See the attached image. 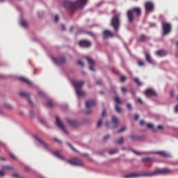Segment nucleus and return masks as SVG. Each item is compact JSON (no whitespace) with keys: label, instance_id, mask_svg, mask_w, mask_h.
Returning a JSON list of instances; mask_svg holds the SVG:
<instances>
[{"label":"nucleus","instance_id":"20e7f679","mask_svg":"<svg viewBox=\"0 0 178 178\" xmlns=\"http://www.w3.org/2000/svg\"><path fill=\"white\" fill-rule=\"evenodd\" d=\"M85 82L83 81H74L73 82V86L76 89V92L78 97H85L86 93L84 91H83L81 88L84 86Z\"/></svg>","mask_w":178,"mask_h":178},{"label":"nucleus","instance_id":"a19ab883","mask_svg":"<svg viewBox=\"0 0 178 178\" xmlns=\"http://www.w3.org/2000/svg\"><path fill=\"white\" fill-rule=\"evenodd\" d=\"M126 81H127V77H126V76H122L120 77V81H121V82H125Z\"/></svg>","mask_w":178,"mask_h":178},{"label":"nucleus","instance_id":"774afa93","mask_svg":"<svg viewBox=\"0 0 178 178\" xmlns=\"http://www.w3.org/2000/svg\"><path fill=\"white\" fill-rule=\"evenodd\" d=\"M82 156H83V157H88L89 155L87 153H84V154H82Z\"/></svg>","mask_w":178,"mask_h":178},{"label":"nucleus","instance_id":"393cba45","mask_svg":"<svg viewBox=\"0 0 178 178\" xmlns=\"http://www.w3.org/2000/svg\"><path fill=\"white\" fill-rule=\"evenodd\" d=\"M147 40H149V38L147 37L145 35H140V36L138 38V41H140L141 42L147 41Z\"/></svg>","mask_w":178,"mask_h":178},{"label":"nucleus","instance_id":"58836bf2","mask_svg":"<svg viewBox=\"0 0 178 178\" xmlns=\"http://www.w3.org/2000/svg\"><path fill=\"white\" fill-rule=\"evenodd\" d=\"M127 108L129 111H131L133 109L131 104L129 103L127 104Z\"/></svg>","mask_w":178,"mask_h":178},{"label":"nucleus","instance_id":"79ce46f5","mask_svg":"<svg viewBox=\"0 0 178 178\" xmlns=\"http://www.w3.org/2000/svg\"><path fill=\"white\" fill-rule=\"evenodd\" d=\"M77 64H78L79 66H84V63H83L82 60H79L77 61Z\"/></svg>","mask_w":178,"mask_h":178},{"label":"nucleus","instance_id":"ddd939ff","mask_svg":"<svg viewBox=\"0 0 178 178\" xmlns=\"http://www.w3.org/2000/svg\"><path fill=\"white\" fill-rule=\"evenodd\" d=\"M79 47H82L83 48H90L92 45V42L90 40H83L79 42Z\"/></svg>","mask_w":178,"mask_h":178},{"label":"nucleus","instance_id":"052dcab7","mask_svg":"<svg viewBox=\"0 0 178 178\" xmlns=\"http://www.w3.org/2000/svg\"><path fill=\"white\" fill-rule=\"evenodd\" d=\"M10 156L11 159H13L14 160L16 159V156L14 154H10Z\"/></svg>","mask_w":178,"mask_h":178},{"label":"nucleus","instance_id":"bb28decb","mask_svg":"<svg viewBox=\"0 0 178 178\" xmlns=\"http://www.w3.org/2000/svg\"><path fill=\"white\" fill-rule=\"evenodd\" d=\"M142 161L144 163H153L154 162V159L149 157H145V158H143L142 159Z\"/></svg>","mask_w":178,"mask_h":178},{"label":"nucleus","instance_id":"39448f33","mask_svg":"<svg viewBox=\"0 0 178 178\" xmlns=\"http://www.w3.org/2000/svg\"><path fill=\"white\" fill-rule=\"evenodd\" d=\"M111 26L113 27L115 31L118 33L119 31L120 26V19L118 15H115L111 19Z\"/></svg>","mask_w":178,"mask_h":178},{"label":"nucleus","instance_id":"dca6fc26","mask_svg":"<svg viewBox=\"0 0 178 178\" xmlns=\"http://www.w3.org/2000/svg\"><path fill=\"white\" fill-rule=\"evenodd\" d=\"M130 138L132 141H144L145 137L144 136H140L137 135H131L130 136Z\"/></svg>","mask_w":178,"mask_h":178},{"label":"nucleus","instance_id":"4be33fe9","mask_svg":"<svg viewBox=\"0 0 178 178\" xmlns=\"http://www.w3.org/2000/svg\"><path fill=\"white\" fill-rule=\"evenodd\" d=\"M19 80L28 85H30V86H32L33 85V83L27 78L26 77H20L19 78Z\"/></svg>","mask_w":178,"mask_h":178},{"label":"nucleus","instance_id":"49530a36","mask_svg":"<svg viewBox=\"0 0 178 178\" xmlns=\"http://www.w3.org/2000/svg\"><path fill=\"white\" fill-rule=\"evenodd\" d=\"M102 123H103L102 120H99L97 122V127H100L102 125Z\"/></svg>","mask_w":178,"mask_h":178},{"label":"nucleus","instance_id":"c03bdc74","mask_svg":"<svg viewBox=\"0 0 178 178\" xmlns=\"http://www.w3.org/2000/svg\"><path fill=\"white\" fill-rule=\"evenodd\" d=\"M132 152L134 153L135 154L138 155V156H140V155L143 154V153L138 152H137L136 150H132Z\"/></svg>","mask_w":178,"mask_h":178},{"label":"nucleus","instance_id":"7c9ffc66","mask_svg":"<svg viewBox=\"0 0 178 178\" xmlns=\"http://www.w3.org/2000/svg\"><path fill=\"white\" fill-rule=\"evenodd\" d=\"M115 102L118 104H122V101H121V99L119 97H115Z\"/></svg>","mask_w":178,"mask_h":178},{"label":"nucleus","instance_id":"0eeeda50","mask_svg":"<svg viewBox=\"0 0 178 178\" xmlns=\"http://www.w3.org/2000/svg\"><path fill=\"white\" fill-rule=\"evenodd\" d=\"M96 106V101L93 99L88 100L86 102V107L88 111H86V115H90L92 111L90 110V107L95 106Z\"/></svg>","mask_w":178,"mask_h":178},{"label":"nucleus","instance_id":"ea45409f","mask_svg":"<svg viewBox=\"0 0 178 178\" xmlns=\"http://www.w3.org/2000/svg\"><path fill=\"white\" fill-rule=\"evenodd\" d=\"M5 107H6L7 109H12V108H13V106H12L11 104H5Z\"/></svg>","mask_w":178,"mask_h":178},{"label":"nucleus","instance_id":"0e129e2a","mask_svg":"<svg viewBox=\"0 0 178 178\" xmlns=\"http://www.w3.org/2000/svg\"><path fill=\"white\" fill-rule=\"evenodd\" d=\"M175 113H178V104H177L175 107Z\"/></svg>","mask_w":178,"mask_h":178},{"label":"nucleus","instance_id":"9b49d317","mask_svg":"<svg viewBox=\"0 0 178 178\" xmlns=\"http://www.w3.org/2000/svg\"><path fill=\"white\" fill-rule=\"evenodd\" d=\"M145 95L147 98L157 97V92L152 88H148L145 91Z\"/></svg>","mask_w":178,"mask_h":178},{"label":"nucleus","instance_id":"f03ea898","mask_svg":"<svg viewBox=\"0 0 178 178\" xmlns=\"http://www.w3.org/2000/svg\"><path fill=\"white\" fill-rule=\"evenodd\" d=\"M87 1L88 0H76L73 2L72 1L65 0L63 2V6L70 12H73L86 6Z\"/></svg>","mask_w":178,"mask_h":178},{"label":"nucleus","instance_id":"473e14b6","mask_svg":"<svg viewBox=\"0 0 178 178\" xmlns=\"http://www.w3.org/2000/svg\"><path fill=\"white\" fill-rule=\"evenodd\" d=\"M115 108L118 113H122V110L118 105H115Z\"/></svg>","mask_w":178,"mask_h":178},{"label":"nucleus","instance_id":"4c0bfd02","mask_svg":"<svg viewBox=\"0 0 178 178\" xmlns=\"http://www.w3.org/2000/svg\"><path fill=\"white\" fill-rule=\"evenodd\" d=\"M3 170H13V167L9 165L3 166Z\"/></svg>","mask_w":178,"mask_h":178},{"label":"nucleus","instance_id":"9d476101","mask_svg":"<svg viewBox=\"0 0 178 178\" xmlns=\"http://www.w3.org/2000/svg\"><path fill=\"white\" fill-rule=\"evenodd\" d=\"M114 37V33L110 30L106 29L102 33L103 40H108V38H113Z\"/></svg>","mask_w":178,"mask_h":178},{"label":"nucleus","instance_id":"6e6d98bb","mask_svg":"<svg viewBox=\"0 0 178 178\" xmlns=\"http://www.w3.org/2000/svg\"><path fill=\"white\" fill-rule=\"evenodd\" d=\"M138 102L140 104H143V101L141 98H138Z\"/></svg>","mask_w":178,"mask_h":178},{"label":"nucleus","instance_id":"f8f14e48","mask_svg":"<svg viewBox=\"0 0 178 178\" xmlns=\"http://www.w3.org/2000/svg\"><path fill=\"white\" fill-rule=\"evenodd\" d=\"M51 59L55 65H62V63H65L66 62V58L65 57H52Z\"/></svg>","mask_w":178,"mask_h":178},{"label":"nucleus","instance_id":"4d7b16f0","mask_svg":"<svg viewBox=\"0 0 178 178\" xmlns=\"http://www.w3.org/2000/svg\"><path fill=\"white\" fill-rule=\"evenodd\" d=\"M157 128L158 129L163 130L164 129V127L163 125H158Z\"/></svg>","mask_w":178,"mask_h":178},{"label":"nucleus","instance_id":"864d4df0","mask_svg":"<svg viewBox=\"0 0 178 178\" xmlns=\"http://www.w3.org/2000/svg\"><path fill=\"white\" fill-rule=\"evenodd\" d=\"M58 20H59V17H58V15H55V22H56V23H58Z\"/></svg>","mask_w":178,"mask_h":178},{"label":"nucleus","instance_id":"f3484780","mask_svg":"<svg viewBox=\"0 0 178 178\" xmlns=\"http://www.w3.org/2000/svg\"><path fill=\"white\" fill-rule=\"evenodd\" d=\"M67 123L73 127H76L79 126V122L76 120H71L70 118H66Z\"/></svg>","mask_w":178,"mask_h":178},{"label":"nucleus","instance_id":"423d86ee","mask_svg":"<svg viewBox=\"0 0 178 178\" xmlns=\"http://www.w3.org/2000/svg\"><path fill=\"white\" fill-rule=\"evenodd\" d=\"M163 35H168L172 31V24L167 22H162Z\"/></svg>","mask_w":178,"mask_h":178},{"label":"nucleus","instance_id":"6e6552de","mask_svg":"<svg viewBox=\"0 0 178 178\" xmlns=\"http://www.w3.org/2000/svg\"><path fill=\"white\" fill-rule=\"evenodd\" d=\"M67 163L69 164H71L72 165H76V166H83V163L82 160H81L78 158H74L73 159L68 160Z\"/></svg>","mask_w":178,"mask_h":178},{"label":"nucleus","instance_id":"412c9836","mask_svg":"<svg viewBox=\"0 0 178 178\" xmlns=\"http://www.w3.org/2000/svg\"><path fill=\"white\" fill-rule=\"evenodd\" d=\"M53 154L57 157L58 159H59L60 160H65V157L60 154V151H56L53 152Z\"/></svg>","mask_w":178,"mask_h":178},{"label":"nucleus","instance_id":"69168bd1","mask_svg":"<svg viewBox=\"0 0 178 178\" xmlns=\"http://www.w3.org/2000/svg\"><path fill=\"white\" fill-rule=\"evenodd\" d=\"M3 176H4L3 170H0V177H3Z\"/></svg>","mask_w":178,"mask_h":178},{"label":"nucleus","instance_id":"5701e85b","mask_svg":"<svg viewBox=\"0 0 178 178\" xmlns=\"http://www.w3.org/2000/svg\"><path fill=\"white\" fill-rule=\"evenodd\" d=\"M167 54V51L164 49L159 50L156 51V55H158V56H165Z\"/></svg>","mask_w":178,"mask_h":178},{"label":"nucleus","instance_id":"f257e3e1","mask_svg":"<svg viewBox=\"0 0 178 178\" xmlns=\"http://www.w3.org/2000/svg\"><path fill=\"white\" fill-rule=\"evenodd\" d=\"M172 174V170L169 168L157 169L154 171L143 170L140 172H133L123 175V178H139L142 177H154L156 175H165Z\"/></svg>","mask_w":178,"mask_h":178},{"label":"nucleus","instance_id":"338daca9","mask_svg":"<svg viewBox=\"0 0 178 178\" xmlns=\"http://www.w3.org/2000/svg\"><path fill=\"white\" fill-rule=\"evenodd\" d=\"M74 30V26H71L70 28V33H72V31Z\"/></svg>","mask_w":178,"mask_h":178},{"label":"nucleus","instance_id":"1a4fd4ad","mask_svg":"<svg viewBox=\"0 0 178 178\" xmlns=\"http://www.w3.org/2000/svg\"><path fill=\"white\" fill-rule=\"evenodd\" d=\"M56 126L60 128L65 134H68V131L66 130L65 124L60 120L58 117H56Z\"/></svg>","mask_w":178,"mask_h":178},{"label":"nucleus","instance_id":"13d9d810","mask_svg":"<svg viewBox=\"0 0 178 178\" xmlns=\"http://www.w3.org/2000/svg\"><path fill=\"white\" fill-rule=\"evenodd\" d=\"M88 34H89V35H91V37H95V33L92 32H88Z\"/></svg>","mask_w":178,"mask_h":178},{"label":"nucleus","instance_id":"e433bc0d","mask_svg":"<svg viewBox=\"0 0 178 178\" xmlns=\"http://www.w3.org/2000/svg\"><path fill=\"white\" fill-rule=\"evenodd\" d=\"M20 24L22 27H27L28 23L26 21H21Z\"/></svg>","mask_w":178,"mask_h":178},{"label":"nucleus","instance_id":"e2e57ef3","mask_svg":"<svg viewBox=\"0 0 178 178\" xmlns=\"http://www.w3.org/2000/svg\"><path fill=\"white\" fill-rule=\"evenodd\" d=\"M139 120V115L138 114H135V120L137 121Z\"/></svg>","mask_w":178,"mask_h":178},{"label":"nucleus","instance_id":"a878e982","mask_svg":"<svg viewBox=\"0 0 178 178\" xmlns=\"http://www.w3.org/2000/svg\"><path fill=\"white\" fill-rule=\"evenodd\" d=\"M124 143V137L122 136L118 140L115 141V145H122Z\"/></svg>","mask_w":178,"mask_h":178},{"label":"nucleus","instance_id":"2f4dec72","mask_svg":"<svg viewBox=\"0 0 178 178\" xmlns=\"http://www.w3.org/2000/svg\"><path fill=\"white\" fill-rule=\"evenodd\" d=\"M134 82L138 86H142L143 83H140V81L139 80L138 78H135L134 79Z\"/></svg>","mask_w":178,"mask_h":178},{"label":"nucleus","instance_id":"c756f323","mask_svg":"<svg viewBox=\"0 0 178 178\" xmlns=\"http://www.w3.org/2000/svg\"><path fill=\"white\" fill-rule=\"evenodd\" d=\"M119 152L118 149H113L109 151V154L110 155H113L118 154Z\"/></svg>","mask_w":178,"mask_h":178},{"label":"nucleus","instance_id":"6ab92c4d","mask_svg":"<svg viewBox=\"0 0 178 178\" xmlns=\"http://www.w3.org/2000/svg\"><path fill=\"white\" fill-rule=\"evenodd\" d=\"M19 96H20V97H26V98L27 99V100H28V102H29L31 106H33V102L31 101V99H30L29 94H27V93L25 92H19Z\"/></svg>","mask_w":178,"mask_h":178},{"label":"nucleus","instance_id":"f704fd0d","mask_svg":"<svg viewBox=\"0 0 178 178\" xmlns=\"http://www.w3.org/2000/svg\"><path fill=\"white\" fill-rule=\"evenodd\" d=\"M126 130H127V127H123L120 130H118L117 131V134H121V133L125 131Z\"/></svg>","mask_w":178,"mask_h":178},{"label":"nucleus","instance_id":"3c124183","mask_svg":"<svg viewBox=\"0 0 178 178\" xmlns=\"http://www.w3.org/2000/svg\"><path fill=\"white\" fill-rule=\"evenodd\" d=\"M13 176L15 178H20V177H19L18 173H14Z\"/></svg>","mask_w":178,"mask_h":178},{"label":"nucleus","instance_id":"b1692460","mask_svg":"<svg viewBox=\"0 0 178 178\" xmlns=\"http://www.w3.org/2000/svg\"><path fill=\"white\" fill-rule=\"evenodd\" d=\"M155 154L160 155L161 156H163V157H168V153L165 151L156 152Z\"/></svg>","mask_w":178,"mask_h":178},{"label":"nucleus","instance_id":"4468645a","mask_svg":"<svg viewBox=\"0 0 178 178\" xmlns=\"http://www.w3.org/2000/svg\"><path fill=\"white\" fill-rule=\"evenodd\" d=\"M146 12H152L154 9V3L152 1H147L145 4Z\"/></svg>","mask_w":178,"mask_h":178},{"label":"nucleus","instance_id":"5fc2aeb1","mask_svg":"<svg viewBox=\"0 0 178 178\" xmlns=\"http://www.w3.org/2000/svg\"><path fill=\"white\" fill-rule=\"evenodd\" d=\"M61 29H62V31H65V30H66V26H65V25L62 24V25H61Z\"/></svg>","mask_w":178,"mask_h":178},{"label":"nucleus","instance_id":"680f3d73","mask_svg":"<svg viewBox=\"0 0 178 178\" xmlns=\"http://www.w3.org/2000/svg\"><path fill=\"white\" fill-rule=\"evenodd\" d=\"M121 90H122V92H127V88L125 87H122L121 88Z\"/></svg>","mask_w":178,"mask_h":178},{"label":"nucleus","instance_id":"09e8293b","mask_svg":"<svg viewBox=\"0 0 178 178\" xmlns=\"http://www.w3.org/2000/svg\"><path fill=\"white\" fill-rule=\"evenodd\" d=\"M54 140L56 142V143H58V144H62V141L61 140H60L58 138H54Z\"/></svg>","mask_w":178,"mask_h":178},{"label":"nucleus","instance_id":"72a5a7b5","mask_svg":"<svg viewBox=\"0 0 178 178\" xmlns=\"http://www.w3.org/2000/svg\"><path fill=\"white\" fill-rule=\"evenodd\" d=\"M67 145L74 152H77V150L72 145L71 143H67Z\"/></svg>","mask_w":178,"mask_h":178},{"label":"nucleus","instance_id":"a18cd8bd","mask_svg":"<svg viewBox=\"0 0 178 178\" xmlns=\"http://www.w3.org/2000/svg\"><path fill=\"white\" fill-rule=\"evenodd\" d=\"M138 65L139 66H144V65H145V63H144L143 61L139 60V61L138 62Z\"/></svg>","mask_w":178,"mask_h":178},{"label":"nucleus","instance_id":"bf43d9fd","mask_svg":"<svg viewBox=\"0 0 178 178\" xmlns=\"http://www.w3.org/2000/svg\"><path fill=\"white\" fill-rule=\"evenodd\" d=\"M38 96L43 97L44 96V92H42V91L38 92Z\"/></svg>","mask_w":178,"mask_h":178},{"label":"nucleus","instance_id":"2eb2a0df","mask_svg":"<svg viewBox=\"0 0 178 178\" xmlns=\"http://www.w3.org/2000/svg\"><path fill=\"white\" fill-rule=\"evenodd\" d=\"M34 138L39 142L41 145H43V147L46 149L49 148L50 145L48 143L44 142L38 136H34Z\"/></svg>","mask_w":178,"mask_h":178},{"label":"nucleus","instance_id":"aec40b11","mask_svg":"<svg viewBox=\"0 0 178 178\" xmlns=\"http://www.w3.org/2000/svg\"><path fill=\"white\" fill-rule=\"evenodd\" d=\"M112 123L115 124L114 128L118 127L120 124L119 119L115 115L112 116Z\"/></svg>","mask_w":178,"mask_h":178},{"label":"nucleus","instance_id":"cd10ccee","mask_svg":"<svg viewBox=\"0 0 178 178\" xmlns=\"http://www.w3.org/2000/svg\"><path fill=\"white\" fill-rule=\"evenodd\" d=\"M145 58H146L147 62H148V63H152V57L149 54H148V53L145 54Z\"/></svg>","mask_w":178,"mask_h":178},{"label":"nucleus","instance_id":"de8ad7c7","mask_svg":"<svg viewBox=\"0 0 178 178\" xmlns=\"http://www.w3.org/2000/svg\"><path fill=\"white\" fill-rule=\"evenodd\" d=\"M102 84H103V82H102V80H99V81H97L96 82V85H97V86H101V85H102Z\"/></svg>","mask_w":178,"mask_h":178},{"label":"nucleus","instance_id":"a211bd4d","mask_svg":"<svg viewBox=\"0 0 178 178\" xmlns=\"http://www.w3.org/2000/svg\"><path fill=\"white\" fill-rule=\"evenodd\" d=\"M86 59L89 64L90 70H91L92 72H95V61L88 57H87Z\"/></svg>","mask_w":178,"mask_h":178},{"label":"nucleus","instance_id":"37998d69","mask_svg":"<svg viewBox=\"0 0 178 178\" xmlns=\"http://www.w3.org/2000/svg\"><path fill=\"white\" fill-rule=\"evenodd\" d=\"M106 115H107L106 110V109H104V110L102 111V117H106Z\"/></svg>","mask_w":178,"mask_h":178},{"label":"nucleus","instance_id":"603ef678","mask_svg":"<svg viewBox=\"0 0 178 178\" xmlns=\"http://www.w3.org/2000/svg\"><path fill=\"white\" fill-rule=\"evenodd\" d=\"M145 120H140V126H145Z\"/></svg>","mask_w":178,"mask_h":178},{"label":"nucleus","instance_id":"c9c22d12","mask_svg":"<svg viewBox=\"0 0 178 178\" xmlns=\"http://www.w3.org/2000/svg\"><path fill=\"white\" fill-rule=\"evenodd\" d=\"M46 106H47V107H48V108H52L53 106H54V104H53L52 102L48 101V102H47Z\"/></svg>","mask_w":178,"mask_h":178},{"label":"nucleus","instance_id":"7ed1b4c3","mask_svg":"<svg viewBox=\"0 0 178 178\" xmlns=\"http://www.w3.org/2000/svg\"><path fill=\"white\" fill-rule=\"evenodd\" d=\"M134 13L137 16H140L142 14V10L140 8L135 7L132 9H130L127 11V15L128 18V21L129 23H133L135 20V16H134Z\"/></svg>","mask_w":178,"mask_h":178},{"label":"nucleus","instance_id":"c85d7f7f","mask_svg":"<svg viewBox=\"0 0 178 178\" xmlns=\"http://www.w3.org/2000/svg\"><path fill=\"white\" fill-rule=\"evenodd\" d=\"M147 127L148 129L152 130L153 132H156V131H157V129L154 127V124H152V123H148V124H147Z\"/></svg>","mask_w":178,"mask_h":178},{"label":"nucleus","instance_id":"8fccbe9b","mask_svg":"<svg viewBox=\"0 0 178 178\" xmlns=\"http://www.w3.org/2000/svg\"><path fill=\"white\" fill-rule=\"evenodd\" d=\"M110 138V135H106L104 137V140L106 141L108 139Z\"/></svg>","mask_w":178,"mask_h":178}]
</instances>
